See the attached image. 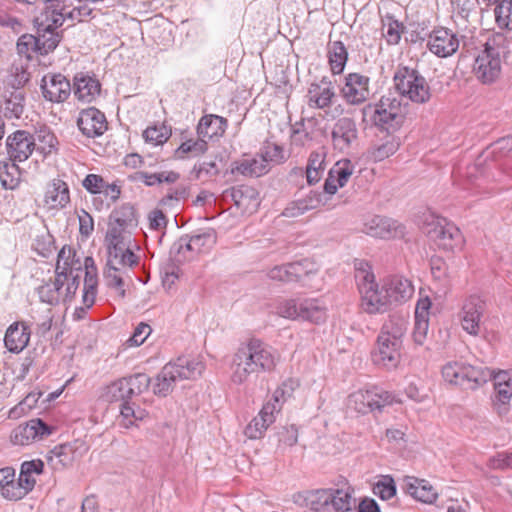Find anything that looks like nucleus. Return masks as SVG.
Wrapping results in <instances>:
<instances>
[{
	"label": "nucleus",
	"instance_id": "nucleus-1",
	"mask_svg": "<svg viewBox=\"0 0 512 512\" xmlns=\"http://www.w3.org/2000/svg\"><path fill=\"white\" fill-rule=\"evenodd\" d=\"M278 353L261 339L251 338L246 346L238 349L232 361V381L242 384L252 375L275 369Z\"/></svg>",
	"mask_w": 512,
	"mask_h": 512
},
{
	"label": "nucleus",
	"instance_id": "nucleus-2",
	"mask_svg": "<svg viewBox=\"0 0 512 512\" xmlns=\"http://www.w3.org/2000/svg\"><path fill=\"white\" fill-rule=\"evenodd\" d=\"M511 53L510 39L502 32H495L474 59L472 72L484 85L494 83L501 74L502 64L508 63Z\"/></svg>",
	"mask_w": 512,
	"mask_h": 512
},
{
	"label": "nucleus",
	"instance_id": "nucleus-3",
	"mask_svg": "<svg viewBox=\"0 0 512 512\" xmlns=\"http://www.w3.org/2000/svg\"><path fill=\"white\" fill-rule=\"evenodd\" d=\"M407 330V322L399 316H390L382 325L376 345L371 353L375 365L387 370L398 366L401 358L402 338Z\"/></svg>",
	"mask_w": 512,
	"mask_h": 512
},
{
	"label": "nucleus",
	"instance_id": "nucleus-4",
	"mask_svg": "<svg viewBox=\"0 0 512 512\" xmlns=\"http://www.w3.org/2000/svg\"><path fill=\"white\" fill-rule=\"evenodd\" d=\"M365 296L362 308L369 314L385 312L392 304L407 301L414 292V288L408 279L394 277L387 281L382 288L379 287L364 290Z\"/></svg>",
	"mask_w": 512,
	"mask_h": 512
},
{
	"label": "nucleus",
	"instance_id": "nucleus-5",
	"mask_svg": "<svg viewBox=\"0 0 512 512\" xmlns=\"http://www.w3.org/2000/svg\"><path fill=\"white\" fill-rule=\"evenodd\" d=\"M205 365L191 357L181 356L167 363L155 377L153 392L157 396L166 397L179 380H194L201 376Z\"/></svg>",
	"mask_w": 512,
	"mask_h": 512
},
{
	"label": "nucleus",
	"instance_id": "nucleus-6",
	"mask_svg": "<svg viewBox=\"0 0 512 512\" xmlns=\"http://www.w3.org/2000/svg\"><path fill=\"white\" fill-rule=\"evenodd\" d=\"M393 82L399 95L413 103L425 104L431 98L430 86L416 68L399 65L394 73Z\"/></svg>",
	"mask_w": 512,
	"mask_h": 512
},
{
	"label": "nucleus",
	"instance_id": "nucleus-7",
	"mask_svg": "<svg viewBox=\"0 0 512 512\" xmlns=\"http://www.w3.org/2000/svg\"><path fill=\"white\" fill-rule=\"evenodd\" d=\"M277 314L288 319H302L314 324L324 323L327 318V307L318 298L284 299L276 307Z\"/></svg>",
	"mask_w": 512,
	"mask_h": 512
},
{
	"label": "nucleus",
	"instance_id": "nucleus-8",
	"mask_svg": "<svg viewBox=\"0 0 512 512\" xmlns=\"http://www.w3.org/2000/svg\"><path fill=\"white\" fill-rule=\"evenodd\" d=\"M389 98H382L378 104H368L362 109L364 119H368L372 125L389 135L398 131L404 122V116L400 113V104L394 105Z\"/></svg>",
	"mask_w": 512,
	"mask_h": 512
},
{
	"label": "nucleus",
	"instance_id": "nucleus-9",
	"mask_svg": "<svg viewBox=\"0 0 512 512\" xmlns=\"http://www.w3.org/2000/svg\"><path fill=\"white\" fill-rule=\"evenodd\" d=\"M295 382L292 379L284 381L273 394V401L266 402L257 417L253 418L245 428V435L250 439H259L263 436L267 428L274 423V413L280 408L277 403L281 398L284 399L285 395L290 396L294 390Z\"/></svg>",
	"mask_w": 512,
	"mask_h": 512
},
{
	"label": "nucleus",
	"instance_id": "nucleus-10",
	"mask_svg": "<svg viewBox=\"0 0 512 512\" xmlns=\"http://www.w3.org/2000/svg\"><path fill=\"white\" fill-rule=\"evenodd\" d=\"M393 395L379 387L359 390L349 396V406L358 413L367 414L382 412L383 409L393 403Z\"/></svg>",
	"mask_w": 512,
	"mask_h": 512
},
{
	"label": "nucleus",
	"instance_id": "nucleus-11",
	"mask_svg": "<svg viewBox=\"0 0 512 512\" xmlns=\"http://www.w3.org/2000/svg\"><path fill=\"white\" fill-rule=\"evenodd\" d=\"M427 236L439 249L444 251L453 252L455 249L461 248L463 244V236L460 229L445 218L438 219L436 222L429 224Z\"/></svg>",
	"mask_w": 512,
	"mask_h": 512
},
{
	"label": "nucleus",
	"instance_id": "nucleus-12",
	"mask_svg": "<svg viewBox=\"0 0 512 512\" xmlns=\"http://www.w3.org/2000/svg\"><path fill=\"white\" fill-rule=\"evenodd\" d=\"M369 77L360 73H348L344 76L343 83L339 84V93L342 99L349 105L364 103L370 94Z\"/></svg>",
	"mask_w": 512,
	"mask_h": 512
},
{
	"label": "nucleus",
	"instance_id": "nucleus-13",
	"mask_svg": "<svg viewBox=\"0 0 512 512\" xmlns=\"http://www.w3.org/2000/svg\"><path fill=\"white\" fill-rule=\"evenodd\" d=\"M55 431V427L47 424L41 418H33L16 427L10 436L14 445H29L35 441L43 440Z\"/></svg>",
	"mask_w": 512,
	"mask_h": 512
},
{
	"label": "nucleus",
	"instance_id": "nucleus-14",
	"mask_svg": "<svg viewBox=\"0 0 512 512\" xmlns=\"http://www.w3.org/2000/svg\"><path fill=\"white\" fill-rule=\"evenodd\" d=\"M35 149V138L26 130L14 131L8 135L5 141L6 155L12 162L26 161Z\"/></svg>",
	"mask_w": 512,
	"mask_h": 512
},
{
	"label": "nucleus",
	"instance_id": "nucleus-15",
	"mask_svg": "<svg viewBox=\"0 0 512 512\" xmlns=\"http://www.w3.org/2000/svg\"><path fill=\"white\" fill-rule=\"evenodd\" d=\"M494 393L491 396L493 409L500 417H506L510 411L512 399V375L508 370H498L493 380Z\"/></svg>",
	"mask_w": 512,
	"mask_h": 512
},
{
	"label": "nucleus",
	"instance_id": "nucleus-16",
	"mask_svg": "<svg viewBox=\"0 0 512 512\" xmlns=\"http://www.w3.org/2000/svg\"><path fill=\"white\" fill-rule=\"evenodd\" d=\"M331 140L335 150L348 153L358 140L355 120L347 116L337 119L332 126Z\"/></svg>",
	"mask_w": 512,
	"mask_h": 512
},
{
	"label": "nucleus",
	"instance_id": "nucleus-17",
	"mask_svg": "<svg viewBox=\"0 0 512 512\" xmlns=\"http://www.w3.org/2000/svg\"><path fill=\"white\" fill-rule=\"evenodd\" d=\"M426 46L435 56L447 58L458 50L459 39L450 29L440 27L429 34Z\"/></svg>",
	"mask_w": 512,
	"mask_h": 512
},
{
	"label": "nucleus",
	"instance_id": "nucleus-18",
	"mask_svg": "<svg viewBox=\"0 0 512 512\" xmlns=\"http://www.w3.org/2000/svg\"><path fill=\"white\" fill-rule=\"evenodd\" d=\"M41 91L47 101L62 103L71 95L72 86L61 73L47 74L41 80Z\"/></svg>",
	"mask_w": 512,
	"mask_h": 512
},
{
	"label": "nucleus",
	"instance_id": "nucleus-19",
	"mask_svg": "<svg viewBox=\"0 0 512 512\" xmlns=\"http://www.w3.org/2000/svg\"><path fill=\"white\" fill-rule=\"evenodd\" d=\"M77 126L87 138H96L105 133L108 123L103 112L95 107H89L80 111Z\"/></svg>",
	"mask_w": 512,
	"mask_h": 512
},
{
	"label": "nucleus",
	"instance_id": "nucleus-20",
	"mask_svg": "<svg viewBox=\"0 0 512 512\" xmlns=\"http://www.w3.org/2000/svg\"><path fill=\"white\" fill-rule=\"evenodd\" d=\"M485 309V302L477 295L469 296L461 313L462 328L471 335H477L480 330V321Z\"/></svg>",
	"mask_w": 512,
	"mask_h": 512
},
{
	"label": "nucleus",
	"instance_id": "nucleus-21",
	"mask_svg": "<svg viewBox=\"0 0 512 512\" xmlns=\"http://www.w3.org/2000/svg\"><path fill=\"white\" fill-rule=\"evenodd\" d=\"M355 169L350 159L337 161L328 171L327 178L324 181L323 191L325 194L334 195L339 188L344 187Z\"/></svg>",
	"mask_w": 512,
	"mask_h": 512
},
{
	"label": "nucleus",
	"instance_id": "nucleus-22",
	"mask_svg": "<svg viewBox=\"0 0 512 512\" xmlns=\"http://www.w3.org/2000/svg\"><path fill=\"white\" fill-rule=\"evenodd\" d=\"M72 91L79 101L91 103L100 94L101 84L95 75L80 72L74 76Z\"/></svg>",
	"mask_w": 512,
	"mask_h": 512
},
{
	"label": "nucleus",
	"instance_id": "nucleus-23",
	"mask_svg": "<svg viewBox=\"0 0 512 512\" xmlns=\"http://www.w3.org/2000/svg\"><path fill=\"white\" fill-rule=\"evenodd\" d=\"M79 445L78 440L56 445L47 454L48 464L55 471L71 466L77 457Z\"/></svg>",
	"mask_w": 512,
	"mask_h": 512
},
{
	"label": "nucleus",
	"instance_id": "nucleus-24",
	"mask_svg": "<svg viewBox=\"0 0 512 512\" xmlns=\"http://www.w3.org/2000/svg\"><path fill=\"white\" fill-rule=\"evenodd\" d=\"M403 489L405 493L409 494L417 501L427 504H432L438 497L434 487L425 479L406 476L404 478Z\"/></svg>",
	"mask_w": 512,
	"mask_h": 512
},
{
	"label": "nucleus",
	"instance_id": "nucleus-25",
	"mask_svg": "<svg viewBox=\"0 0 512 512\" xmlns=\"http://www.w3.org/2000/svg\"><path fill=\"white\" fill-rule=\"evenodd\" d=\"M30 328L24 323L14 322L6 330L5 347L12 353H20L29 343Z\"/></svg>",
	"mask_w": 512,
	"mask_h": 512
},
{
	"label": "nucleus",
	"instance_id": "nucleus-26",
	"mask_svg": "<svg viewBox=\"0 0 512 512\" xmlns=\"http://www.w3.org/2000/svg\"><path fill=\"white\" fill-rule=\"evenodd\" d=\"M404 227L390 218L376 216L367 226V234L381 239L402 236Z\"/></svg>",
	"mask_w": 512,
	"mask_h": 512
},
{
	"label": "nucleus",
	"instance_id": "nucleus-27",
	"mask_svg": "<svg viewBox=\"0 0 512 512\" xmlns=\"http://www.w3.org/2000/svg\"><path fill=\"white\" fill-rule=\"evenodd\" d=\"M228 127L226 118L208 114L201 117L197 125V134L205 140H211L223 136Z\"/></svg>",
	"mask_w": 512,
	"mask_h": 512
},
{
	"label": "nucleus",
	"instance_id": "nucleus-28",
	"mask_svg": "<svg viewBox=\"0 0 512 512\" xmlns=\"http://www.w3.org/2000/svg\"><path fill=\"white\" fill-rule=\"evenodd\" d=\"M329 499V489L307 490L293 495V502L296 505L318 512L329 506Z\"/></svg>",
	"mask_w": 512,
	"mask_h": 512
},
{
	"label": "nucleus",
	"instance_id": "nucleus-29",
	"mask_svg": "<svg viewBox=\"0 0 512 512\" xmlns=\"http://www.w3.org/2000/svg\"><path fill=\"white\" fill-rule=\"evenodd\" d=\"M66 272H60V266L57 265L55 268V280L46 282L39 286L36 291L41 302L51 306L59 304L61 297V290L64 286V279Z\"/></svg>",
	"mask_w": 512,
	"mask_h": 512
},
{
	"label": "nucleus",
	"instance_id": "nucleus-30",
	"mask_svg": "<svg viewBox=\"0 0 512 512\" xmlns=\"http://www.w3.org/2000/svg\"><path fill=\"white\" fill-rule=\"evenodd\" d=\"M85 277L82 301L86 308H91L95 302L98 286L97 268L92 257L88 256L84 260Z\"/></svg>",
	"mask_w": 512,
	"mask_h": 512
},
{
	"label": "nucleus",
	"instance_id": "nucleus-31",
	"mask_svg": "<svg viewBox=\"0 0 512 512\" xmlns=\"http://www.w3.org/2000/svg\"><path fill=\"white\" fill-rule=\"evenodd\" d=\"M306 268L301 261L277 265L268 271V277L272 280L291 283L297 282L306 275Z\"/></svg>",
	"mask_w": 512,
	"mask_h": 512
},
{
	"label": "nucleus",
	"instance_id": "nucleus-32",
	"mask_svg": "<svg viewBox=\"0 0 512 512\" xmlns=\"http://www.w3.org/2000/svg\"><path fill=\"white\" fill-rule=\"evenodd\" d=\"M26 105V94L22 89L13 88L6 91L4 102L1 106L4 116L9 119H19L24 113Z\"/></svg>",
	"mask_w": 512,
	"mask_h": 512
},
{
	"label": "nucleus",
	"instance_id": "nucleus-33",
	"mask_svg": "<svg viewBox=\"0 0 512 512\" xmlns=\"http://www.w3.org/2000/svg\"><path fill=\"white\" fill-rule=\"evenodd\" d=\"M348 55V50L342 41L337 40L328 43L327 58L333 75H341L344 72Z\"/></svg>",
	"mask_w": 512,
	"mask_h": 512
},
{
	"label": "nucleus",
	"instance_id": "nucleus-34",
	"mask_svg": "<svg viewBox=\"0 0 512 512\" xmlns=\"http://www.w3.org/2000/svg\"><path fill=\"white\" fill-rule=\"evenodd\" d=\"M45 202L52 208H64L70 202L69 186L61 179H53L45 193Z\"/></svg>",
	"mask_w": 512,
	"mask_h": 512
},
{
	"label": "nucleus",
	"instance_id": "nucleus-35",
	"mask_svg": "<svg viewBox=\"0 0 512 512\" xmlns=\"http://www.w3.org/2000/svg\"><path fill=\"white\" fill-rule=\"evenodd\" d=\"M381 30L388 45H397L405 31V26L394 15L387 12L381 15Z\"/></svg>",
	"mask_w": 512,
	"mask_h": 512
},
{
	"label": "nucleus",
	"instance_id": "nucleus-36",
	"mask_svg": "<svg viewBox=\"0 0 512 512\" xmlns=\"http://www.w3.org/2000/svg\"><path fill=\"white\" fill-rule=\"evenodd\" d=\"M225 196H230L233 204L239 209H247L251 205H258V192L250 186L232 187L225 191Z\"/></svg>",
	"mask_w": 512,
	"mask_h": 512
},
{
	"label": "nucleus",
	"instance_id": "nucleus-37",
	"mask_svg": "<svg viewBox=\"0 0 512 512\" xmlns=\"http://www.w3.org/2000/svg\"><path fill=\"white\" fill-rule=\"evenodd\" d=\"M269 171L265 160L261 158L244 159L232 164L231 173L241 174L246 177H260Z\"/></svg>",
	"mask_w": 512,
	"mask_h": 512
},
{
	"label": "nucleus",
	"instance_id": "nucleus-38",
	"mask_svg": "<svg viewBox=\"0 0 512 512\" xmlns=\"http://www.w3.org/2000/svg\"><path fill=\"white\" fill-rule=\"evenodd\" d=\"M467 370L466 374L464 376L467 379V389L468 390H476L479 387L486 384L489 380H494V376L496 375L497 371L491 370L490 368L486 366H476L466 363Z\"/></svg>",
	"mask_w": 512,
	"mask_h": 512
},
{
	"label": "nucleus",
	"instance_id": "nucleus-39",
	"mask_svg": "<svg viewBox=\"0 0 512 512\" xmlns=\"http://www.w3.org/2000/svg\"><path fill=\"white\" fill-rule=\"evenodd\" d=\"M352 492L353 490L350 488H329V505L332 506L335 512H355V500L352 497Z\"/></svg>",
	"mask_w": 512,
	"mask_h": 512
},
{
	"label": "nucleus",
	"instance_id": "nucleus-40",
	"mask_svg": "<svg viewBox=\"0 0 512 512\" xmlns=\"http://www.w3.org/2000/svg\"><path fill=\"white\" fill-rule=\"evenodd\" d=\"M466 363L461 361H451L446 363L442 367V376L443 379L453 385L460 386L462 389H467V379L464 376L467 370Z\"/></svg>",
	"mask_w": 512,
	"mask_h": 512
},
{
	"label": "nucleus",
	"instance_id": "nucleus-41",
	"mask_svg": "<svg viewBox=\"0 0 512 512\" xmlns=\"http://www.w3.org/2000/svg\"><path fill=\"white\" fill-rule=\"evenodd\" d=\"M76 256V251L68 245L63 246L58 252L56 266H60V272H66L65 276H62L64 279L74 271H81V262Z\"/></svg>",
	"mask_w": 512,
	"mask_h": 512
},
{
	"label": "nucleus",
	"instance_id": "nucleus-42",
	"mask_svg": "<svg viewBox=\"0 0 512 512\" xmlns=\"http://www.w3.org/2000/svg\"><path fill=\"white\" fill-rule=\"evenodd\" d=\"M495 22L504 35H507L512 43L510 21L512 15V0H501L495 3L494 8Z\"/></svg>",
	"mask_w": 512,
	"mask_h": 512
},
{
	"label": "nucleus",
	"instance_id": "nucleus-43",
	"mask_svg": "<svg viewBox=\"0 0 512 512\" xmlns=\"http://www.w3.org/2000/svg\"><path fill=\"white\" fill-rule=\"evenodd\" d=\"M109 220L121 227H127L128 229L134 228L138 225L136 209L130 203H125L114 209L110 214Z\"/></svg>",
	"mask_w": 512,
	"mask_h": 512
},
{
	"label": "nucleus",
	"instance_id": "nucleus-44",
	"mask_svg": "<svg viewBox=\"0 0 512 512\" xmlns=\"http://www.w3.org/2000/svg\"><path fill=\"white\" fill-rule=\"evenodd\" d=\"M127 392V386L124 384L123 378H120L104 387L101 399L108 403L121 401L122 404H128L131 398Z\"/></svg>",
	"mask_w": 512,
	"mask_h": 512
},
{
	"label": "nucleus",
	"instance_id": "nucleus-45",
	"mask_svg": "<svg viewBox=\"0 0 512 512\" xmlns=\"http://www.w3.org/2000/svg\"><path fill=\"white\" fill-rule=\"evenodd\" d=\"M309 106L318 109H325L330 107L332 99L335 97L334 89L318 85H311L308 91Z\"/></svg>",
	"mask_w": 512,
	"mask_h": 512
},
{
	"label": "nucleus",
	"instance_id": "nucleus-46",
	"mask_svg": "<svg viewBox=\"0 0 512 512\" xmlns=\"http://www.w3.org/2000/svg\"><path fill=\"white\" fill-rule=\"evenodd\" d=\"M355 278L357 281L358 290L361 294V305L363 306L365 296L364 290H369V286H372V289L377 288L374 274L372 273L371 267L367 262L360 261L358 264H356Z\"/></svg>",
	"mask_w": 512,
	"mask_h": 512
},
{
	"label": "nucleus",
	"instance_id": "nucleus-47",
	"mask_svg": "<svg viewBox=\"0 0 512 512\" xmlns=\"http://www.w3.org/2000/svg\"><path fill=\"white\" fill-rule=\"evenodd\" d=\"M190 196V187L180 184L174 188H170L168 192L159 200V206L163 208L176 209L181 201H185Z\"/></svg>",
	"mask_w": 512,
	"mask_h": 512
},
{
	"label": "nucleus",
	"instance_id": "nucleus-48",
	"mask_svg": "<svg viewBox=\"0 0 512 512\" xmlns=\"http://www.w3.org/2000/svg\"><path fill=\"white\" fill-rule=\"evenodd\" d=\"M20 168L17 162L10 160L0 161V182L5 189H14L18 186Z\"/></svg>",
	"mask_w": 512,
	"mask_h": 512
},
{
	"label": "nucleus",
	"instance_id": "nucleus-49",
	"mask_svg": "<svg viewBox=\"0 0 512 512\" xmlns=\"http://www.w3.org/2000/svg\"><path fill=\"white\" fill-rule=\"evenodd\" d=\"M180 175L174 171L160 172V173H149L146 171H138L135 174L134 179L143 182L146 186L152 187L156 184L175 183L179 179Z\"/></svg>",
	"mask_w": 512,
	"mask_h": 512
},
{
	"label": "nucleus",
	"instance_id": "nucleus-50",
	"mask_svg": "<svg viewBox=\"0 0 512 512\" xmlns=\"http://www.w3.org/2000/svg\"><path fill=\"white\" fill-rule=\"evenodd\" d=\"M122 378L131 399L147 391L151 384V378L146 373H135Z\"/></svg>",
	"mask_w": 512,
	"mask_h": 512
},
{
	"label": "nucleus",
	"instance_id": "nucleus-51",
	"mask_svg": "<svg viewBox=\"0 0 512 512\" xmlns=\"http://www.w3.org/2000/svg\"><path fill=\"white\" fill-rule=\"evenodd\" d=\"M390 137L382 144L376 145L369 149L368 154L370 159L374 162H380L389 156L393 155L400 146V142L394 136L389 135Z\"/></svg>",
	"mask_w": 512,
	"mask_h": 512
},
{
	"label": "nucleus",
	"instance_id": "nucleus-52",
	"mask_svg": "<svg viewBox=\"0 0 512 512\" xmlns=\"http://www.w3.org/2000/svg\"><path fill=\"white\" fill-rule=\"evenodd\" d=\"M127 229V227H121L110 220L106 234V240L108 241V253H116L117 250H121L122 245L126 244L125 231Z\"/></svg>",
	"mask_w": 512,
	"mask_h": 512
},
{
	"label": "nucleus",
	"instance_id": "nucleus-53",
	"mask_svg": "<svg viewBox=\"0 0 512 512\" xmlns=\"http://www.w3.org/2000/svg\"><path fill=\"white\" fill-rule=\"evenodd\" d=\"M260 158L269 166L270 162L281 164L286 161L282 145L266 140L260 150Z\"/></svg>",
	"mask_w": 512,
	"mask_h": 512
},
{
	"label": "nucleus",
	"instance_id": "nucleus-54",
	"mask_svg": "<svg viewBox=\"0 0 512 512\" xmlns=\"http://www.w3.org/2000/svg\"><path fill=\"white\" fill-rule=\"evenodd\" d=\"M195 254L203 249H210L216 243V231L213 228H206L199 233L190 235Z\"/></svg>",
	"mask_w": 512,
	"mask_h": 512
},
{
	"label": "nucleus",
	"instance_id": "nucleus-55",
	"mask_svg": "<svg viewBox=\"0 0 512 512\" xmlns=\"http://www.w3.org/2000/svg\"><path fill=\"white\" fill-rule=\"evenodd\" d=\"M208 149L207 140L199 137L197 140H187L176 150V157L183 159L185 155L198 156L204 154Z\"/></svg>",
	"mask_w": 512,
	"mask_h": 512
},
{
	"label": "nucleus",
	"instance_id": "nucleus-56",
	"mask_svg": "<svg viewBox=\"0 0 512 512\" xmlns=\"http://www.w3.org/2000/svg\"><path fill=\"white\" fill-rule=\"evenodd\" d=\"M171 252L175 253L178 262L187 261L195 254L190 235L181 236L172 246Z\"/></svg>",
	"mask_w": 512,
	"mask_h": 512
},
{
	"label": "nucleus",
	"instance_id": "nucleus-57",
	"mask_svg": "<svg viewBox=\"0 0 512 512\" xmlns=\"http://www.w3.org/2000/svg\"><path fill=\"white\" fill-rule=\"evenodd\" d=\"M396 484L392 476L384 475L373 486V493L381 500H389L396 495Z\"/></svg>",
	"mask_w": 512,
	"mask_h": 512
},
{
	"label": "nucleus",
	"instance_id": "nucleus-58",
	"mask_svg": "<svg viewBox=\"0 0 512 512\" xmlns=\"http://www.w3.org/2000/svg\"><path fill=\"white\" fill-rule=\"evenodd\" d=\"M120 414L127 428L133 425L135 421L143 420L147 416L146 410L136 405L132 400L128 404H121Z\"/></svg>",
	"mask_w": 512,
	"mask_h": 512
},
{
	"label": "nucleus",
	"instance_id": "nucleus-59",
	"mask_svg": "<svg viewBox=\"0 0 512 512\" xmlns=\"http://www.w3.org/2000/svg\"><path fill=\"white\" fill-rule=\"evenodd\" d=\"M170 135L171 132L165 125L148 127L143 131L144 140L155 146L164 144Z\"/></svg>",
	"mask_w": 512,
	"mask_h": 512
},
{
	"label": "nucleus",
	"instance_id": "nucleus-60",
	"mask_svg": "<svg viewBox=\"0 0 512 512\" xmlns=\"http://www.w3.org/2000/svg\"><path fill=\"white\" fill-rule=\"evenodd\" d=\"M39 45H38V53L41 55H47L48 53L54 51L59 45L60 41L63 37V32H51L47 33L45 37L39 36Z\"/></svg>",
	"mask_w": 512,
	"mask_h": 512
},
{
	"label": "nucleus",
	"instance_id": "nucleus-61",
	"mask_svg": "<svg viewBox=\"0 0 512 512\" xmlns=\"http://www.w3.org/2000/svg\"><path fill=\"white\" fill-rule=\"evenodd\" d=\"M198 180H208L220 173L218 165L214 161H203L195 164L192 170Z\"/></svg>",
	"mask_w": 512,
	"mask_h": 512
},
{
	"label": "nucleus",
	"instance_id": "nucleus-62",
	"mask_svg": "<svg viewBox=\"0 0 512 512\" xmlns=\"http://www.w3.org/2000/svg\"><path fill=\"white\" fill-rule=\"evenodd\" d=\"M110 258L118 259V263L123 266L134 267L139 263L138 256L126 244L122 245L121 250L116 253H109Z\"/></svg>",
	"mask_w": 512,
	"mask_h": 512
},
{
	"label": "nucleus",
	"instance_id": "nucleus-63",
	"mask_svg": "<svg viewBox=\"0 0 512 512\" xmlns=\"http://www.w3.org/2000/svg\"><path fill=\"white\" fill-rule=\"evenodd\" d=\"M107 270L104 272V276L109 287L120 290V295L124 297L125 290L123 289L124 281L120 275L117 274L118 268L112 264V260L109 259L107 262Z\"/></svg>",
	"mask_w": 512,
	"mask_h": 512
},
{
	"label": "nucleus",
	"instance_id": "nucleus-64",
	"mask_svg": "<svg viewBox=\"0 0 512 512\" xmlns=\"http://www.w3.org/2000/svg\"><path fill=\"white\" fill-rule=\"evenodd\" d=\"M429 329V319H424L423 316L414 317V327L412 337L417 345H422L426 339Z\"/></svg>",
	"mask_w": 512,
	"mask_h": 512
}]
</instances>
